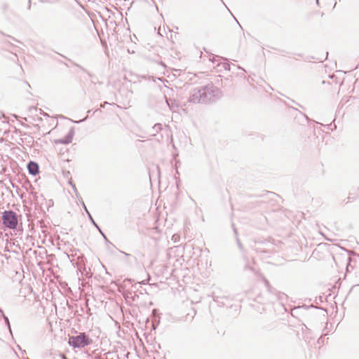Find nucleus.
<instances>
[{"mask_svg": "<svg viewBox=\"0 0 359 359\" xmlns=\"http://www.w3.org/2000/svg\"><path fill=\"white\" fill-rule=\"evenodd\" d=\"M82 204H83V209H85V210L86 211V212L89 215L90 218L93 220V219H92V217H91L90 215L89 214V212H88V210H87V208H86V205L84 204V203H83V202L82 203Z\"/></svg>", "mask_w": 359, "mask_h": 359, "instance_id": "nucleus-6", "label": "nucleus"}, {"mask_svg": "<svg viewBox=\"0 0 359 359\" xmlns=\"http://www.w3.org/2000/svg\"><path fill=\"white\" fill-rule=\"evenodd\" d=\"M121 253L124 254V255H126V256H128V255H129L128 253H126V252H123V251H121Z\"/></svg>", "mask_w": 359, "mask_h": 359, "instance_id": "nucleus-8", "label": "nucleus"}, {"mask_svg": "<svg viewBox=\"0 0 359 359\" xmlns=\"http://www.w3.org/2000/svg\"><path fill=\"white\" fill-rule=\"evenodd\" d=\"M176 235H173V238H175V239H177V237H175Z\"/></svg>", "mask_w": 359, "mask_h": 359, "instance_id": "nucleus-10", "label": "nucleus"}, {"mask_svg": "<svg viewBox=\"0 0 359 359\" xmlns=\"http://www.w3.org/2000/svg\"><path fill=\"white\" fill-rule=\"evenodd\" d=\"M222 97L221 90L212 84L198 87L191 93L189 101L194 103H207L215 101Z\"/></svg>", "mask_w": 359, "mask_h": 359, "instance_id": "nucleus-1", "label": "nucleus"}, {"mask_svg": "<svg viewBox=\"0 0 359 359\" xmlns=\"http://www.w3.org/2000/svg\"><path fill=\"white\" fill-rule=\"evenodd\" d=\"M176 235H173V238H175V239H177V237H175Z\"/></svg>", "mask_w": 359, "mask_h": 359, "instance_id": "nucleus-11", "label": "nucleus"}, {"mask_svg": "<svg viewBox=\"0 0 359 359\" xmlns=\"http://www.w3.org/2000/svg\"><path fill=\"white\" fill-rule=\"evenodd\" d=\"M73 189H74L75 191H76V189L74 185L73 186Z\"/></svg>", "mask_w": 359, "mask_h": 359, "instance_id": "nucleus-9", "label": "nucleus"}, {"mask_svg": "<svg viewBox=\"0 0 359 359\" xmlns=\"http://www.w3.org/2000/svg\"><path fill=\"white\" fill-rule=\"evenodd\" d=\"M3 224L8 228L14 229L18 224V216L12 210H6L2 215Z\"/></svg>", "mask_w": 359, "mask_h": 359, "instance_id": "nucleus-2", "label": "nucleus"}, {"mask_svg": "<svg viewBox=\"0 0 359 359\" xmlns=\"http://www.w3.org/2000/svg\"><path fill=\"white\" fill-rule=\"evenodd\" d=\"M224 67L225 68V69L229 70L230 69V65L228 64V63H225V64H224Z\"/></svg>", "mask_w": 359, "mask_h": 359, "instance_id": "nucleus-7", "label": "nucleus"}, {"mask_svg": "<svg viewBox=\"0 0 359 359\" xmlns=\"http://www.w3.org/2000/svg\"><path fill=\"white\" fill-rule=\"evenodd\" d=\"M73 135L74 131L71 130L69 134L65 137V138L58 140L56 141V142L60 144H69L72 141Z\"/></svg>", "mask_w": 359, "mask_h": 359, "instance_id": "nucleus-5", "label": "nucleus"}, {"mask_svg": "<svg viewBox=\"0 0 359 359\" xmlns=\"http://www.w3.org/2000/svg\"><path fill=\"white\" fill-rule=\"evenodd\" d=\"M28 170L30 174L35 175L39 172V165L36 163L29 162L27 165Z\"/></svg>", "mask_w": 359, "mask_h": 359, "instance_id": "nucleus-4", "label": "nucleus"}, {"mask_svg": "<svg viewBox=\"0 0 359 359\" xmlns=\"http://www.w3.org/2000/svg\"><path fill=\"white\" fill-rule=\"evenodd\" d=\"M91 343V340L84 333L69 337V344L74 348H83Z\"/></svg>", "mask_w": 359, "mask_h": 359, "instance_id": "nucleus-3", "label": "nucleus"}]
</instances>
